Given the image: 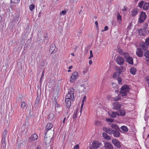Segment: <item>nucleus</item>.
I'll list each match as a JSON object with an SVG mask.
<instances>
[{
  "instance_id": "f257e3e1",
  "label": "nucleus",
  "mask_w": 149,
  "mask_h": 149,
  "mask_svg": "<svg viewBox=\"0 0 149 149\" xmlns=\"http://www.w3.org/2000/svg\"><path fill=\"white\" fill-rule=\"evenodd\" d=\"M129 89L130 88L129 86L128 85H125L122 86L120 88V94L121 95V96L123 97L126 96L127 94L129 92Z\"/></svg>"
},
{
  "instance_id": "f03ea898",
  "label": "nucleus",
  "mask_w": 149,
  "mask_h": 149,
  "mask_svg": "<svg viewBox=\"0 0 149 149\" xmlns=\"http://www.w3.org/2000/svg\"><path fill=\"white\" fill-rule=\"evenodd\" d=\"M74 90L73 88H70L68 89V94L66 95V97H68V98L69 97L71 98L72 100H74Z\"/></svg>"
},
{
  "instance_id": "7ed1b4c3",
  "label": "nucleus",
  "mask_w": 149,
  "mask_h": 149,
  "mask_svg": "<svg viewBox=\"0 0 149 149\" xmlns=\"http://www.w3.org/2000/svg\"><path fill=\"white\" fill-rule=\"evenodd\" d=\"M124 70V68L123 66H120L117 68L116 71L114 72L113 77L116 78L117 76H119Z\"/></svg>"
},
{
  "instance_id": "20e7f679",
  "label": "nucleus",
  "mask_w": 149,
  "mask_h": 149,
  "mask_svg": "<svg viewBox=\"0 0 149 149\" xmlns=\"http://www.w3.org/2000/svg\"><path fill=\"white\" fill-rule=\"evenodd\" d=\"M78 74L77 72H73L71 76L70 81L71 82H74L78 78Z\"/></svg>"
},
{
  "instance_id": "39448f33",
  "label": "nucleus",
  "mask_w": 149,
  "mask_h": 149,
  "mask_svg": "<svg viewBox=\"0 0 149 149\" xmlns=\"http://www.w3.org/2000/svg\"><path fill=\"white\" fill-rule=\"evenodd\" d=\"M116 62L118 64L120 65H123L125 62V60L123 58L120 56H118L116 58Z\"/></svg>"
},
{
  "instance_id": "423d86ee",
  "label": "nucleus",
  "mask_w": 149,
  "mask_h": 149,
  "mask_svg": "<svg viewBox=\"0 0 149 149\" xmlns=\"http://www.w3.org/2000/svg\"><path fill=\"white\" fill-rule=\"evenodd\" d=\"M55 105V111L56 112V113L58 114L61 112L62 110V107L56 102Z\"/></svg>"
},
{
  "instance_id": "0eeeda50",
  "label": "nucleus",
  "mask_w": 149,
  "mask_h": 149,
  "mask_svg": "<svg viewBox=\"0 0 149 149\" xmlns=\"http://www.w3.org/2000/svg\"><path fill=\"white\" fill-rule=\"evenodd\" d=\"M146 17V16L145 12H142L140 16V17L139 18L140 23H141L145 20Z\"/></svg>"
},
{
  "instance_id": "6e6552de",
  "label": "nucleus",
  "mask_w": 149,
  "mask_h": 149,
  "mask_svg": "<svg viewBox=\"0 0 149 149\" xmlns=\"http://www.w3.org/2000/svg\"><path fill=\"white\" fill-rule=\"evenodd\" d=\"M121 105L118 102L114 103L113 104V109L116 110L119 109L121 107Z\"/></svg>"
},
{
  "instance_id": "1a4fd4ad",
  "label": "nucleus",
  "mask_w": 149,
  "mask_h": 149,
  "mask_svg": "<svg viewBox=\"0 0 149 149\" xmlns=\"http://www.w3.org/2000/svg\"><path fill=\"white\" fill-rule=\"evenodd\" d=\"M71 98L66 97V96L65 97V102L66 103V106L68 108H69L71 104Z\"/></svg>"
},
{
  "instance_id": "9d476101",
  "label": "nucleus",
  "mask_w": 149,
  "mask_h": 149,
  "mask_svg": "<svg viewBox=\"0 0 149 149\" xmlns=\"http://www.w3.org/2000/svg\"><path fill=\"white\" fill-rule=\"evenodd\" d=\"M112 142L116 147L118 148H120L121 147L120 142L116 139H115L112 140Z\"/></svg>"
},
{
  "instance_id": "9b49d317",
  "label": "nucleus",
  "mask_w": 149,
  "mask_h": 149,
  "mask_svg": "<svg viewBox=\"0 0 149 149\" xmlns=\"http://www.w3.org/2000/svg\"><path fill=\"white\" fill-rule=\"evenodd\" d=\"M112 134L113 136L114 137L116 138H118L120 137V130H116L114 131L113 130H112Z\"/></svg>"
},
{
  "instance_id": "f8f14e48",
  "label": "nucleus",
  "mask_w": 149,
  "mask_h": 149,
  "mask_svg": "<svg viewBox=\"0 0 149 149\" xmlns=\"http://www.w3.org/2000/svg\"><path fill=\"white\" fill-rule=\"evenodd\" d=\"M49 52H50L51 53H54L56 52L57 51V49L54 44L52 45L50 47Z\"/></svg>"
},
{
  "instance_id": "ddd939ff",
  "label": "nucleus",
  "mask_w": 149,
  "mask_h": 149,
  "mask_svg": "<svg viewBox=\"0 0 149 149\" xmlns=\"http://www.w3.org/2000/svg\"><path fill=\"white\" fill-rule=\"evenodd\" d=\"M136 53L137 55L140 57H143V51L140 48H137V49Z\"/></svg>"
},
{
  "instance_id": "4468645a",
  "label": "nucleus",
  "mask_w": 149,
  "mask_h": 149,
  "mask_svg": "<svg viewBox=\"0 0 149 149\" xmlns=\"http://www.w3.org/2000/svg\"><path fill=\"white\" fill-rule=\"evenodd\" d=\"M104 148L105 149H113L112 145L110 143L106 142L104 143Z\"/></svg>"
},
{
  "instance_id": "2eb2a0df",
  "label": "nucleus",
  "mask_w": 149,
  "mask_h": 149,
  "mask_svg": "<svg viewBox=\"0 0 149 149\" xmlns=\"http://www.w3.org/2000/svg\"><path fill=\"white\" fill-rule=\"evenodd\" d=\"M38 138L37 135L36 134H32L29 138V142L36 140Z\"/></svg>"
},
{
  "instance_id": "dca6fc26",
  "label": "nucleus",
  "mask_w": 149,
  "mask_h": 149,
  "mask_svg": "<svg viewBox=\"0 0 149 149\" xmlns=\"http://www.w3.org/2000/svg\"><path fill=\"white\" fill-rule=\"evenodd\" d=\"M101 145L100 143L97 141H93L92 143V147L93 148H97Z\"/></svg>"
},
{
  "instance_id": "f3484780",
  "label": "nucleus",
  "mask_w": 149,
  "mask_h": 149,
  "mask_svg": "<svg viewBox=\"0 0 149 149\" xmlns=\"http://www.w3.org/2000/svg\"><path fill=\"white\" fill-rule=\"evenodd\" d=\"M109 115L111 117L113 118H115L117 116H118V114L117 112L114 111H110L108 112Z\"/></svg>"
},
{
  "instance_id": "a211bd4d",
  "label": "nucleus",
  "mask_w": 149,
  "mask_h": 149,
  "mask_svg": "<svg viewBox=\"0 0 149 149\" xmlns=\"http://www.w3.org/2000/svg\"><path fill=\"white\" fill-rule=\"evenodd\" d=\"M140 46L142 49L144 50H147L148 47V45L147 44L144 42H142L140 44Z\"/></svg>"
},
{
  "instance_id": "6ab92c4d",
  "label": "nucleus",
  "mask_w": 149,
  "mask_h": 149,
  "mask_svg": "<svg viewBox=\"0 0 149 149\" xmlns=\"http://www.w3.org/2000/svg\"><path fill=\"white\" fill-rule=\"evenodd\" d=\"M103 130L105 132L107 133H108L109 134H112V130H111L110 128L108 127H104L103 128Z\"/></svg>"
},
{
  "instance_id": "aec40b11",
  "label": "nucleus",
  "mask_w": 149,
  "mask_h": 149,
  "mask_svg": "<svg viewBox=\"0 0 149 149\" xmlns=\"http://www.w3.org/2000/svg\"><path fill=\"white\" fill-rule=\"evenodd\" d=\"M111 127L113 129V130L114 131L120 130V132H122L118 127V125L116 124H112L111 125Z\"/></svg>"
},
{
  "instance_id": "412c9836",
  "label": "nucleus",
  "mask_w": 149,
  "mask_h": 149,
  "mask_svg": "<svg viewBox=\"0 0 149 149\" xmlns=\"http://www.w3.org/2000/svg\"><path fill=\"white\" fill-rule=\"evenodd\" d=\"M47 119L50 121H54V115L53 113H49Z\"/></svg>"
},
{
  "instance_id": "4be33fe9",
  "label": "nucleus",
  "mask_w": 149,
  "mask_h": 149,
  "mask_svg": "<svg viewBox=\"0 0 149 149\" xmlns=\"http://www.w3.org/2000/svg\"><path fill=\"white\" fill-rule=\"evenodd\" d=\"M125 60L127 62H128L130 64H133V59L130 56L128 57Z\"/></svg>"
},
{
  "instance_id": "5701e85b",
  "label": "nucleus",
  "mask_w": 149,
  "mask_h": 149,
  "mask_svg": "<svg viewBox=\"0 0 149 149\" xmlns=\"http://www.w3.org/2000/svg\"><path fill=\"white\" fill-rule=\"evenodd\" d=\"M118 116H124L125 114V113L124 110L123 109L120 110L119 111L117 112Z\"/></svg>"
},
{
  "instance_id": "b1692460",
  "label": "nucleus",
  "mask_w": 149,
  "mask_h": 149,
  "mask_svg": "<svg viewBox=\"0 0 149 149\" xmlns=\"http://www.w3.org/2000/svg\"><path fill=\"white\" fill-rule=\"evenodd\" d=\"M139 10L135 8L133 9L132 12V17L135 16L138 13Z\"/></svg>"
},
{
  "instance_id": "393cba45",
  "label": "nucleus",
  "mask_w": 149,
  "mask_h": 149,
  "mask_svg": "<svg viewBox=\"0 0 149 149\" xmlns=\"http://www.w3.org/2000/svg\"><path fill=\"white\" fill-rule=\"evenodd\" d=\"M52 138L49 137H45L44 140L45 141L46 143L48 144L50 143L51 141Z\"/></svg>"
},
{
  "instance_id": "a878e982",
  "label": "nucleus",
  "mask_w": 149,
  "mask_h": 149,
  "mask_svg": "<svg viewBox=\"0 0 149 149\" xmlns=\"http://www.w3.org/2000/svg\"><path fill=\"white\" fill-rule=\"evenodd\" d=\"M143 8L146 10H148L149 8V3L145 2L143 6Z\"/></svg>"
},
{
  "instance_id": "bb28decb",
  "label": "nucleus",
  "mask_w": 149,
  "mask_h": 149,
  "mask_svg": "<svg viewBox=\"0 0 149 149\" xmlns=\"http://www.w3.org/2000/svg\"><path fill=\"white\" fill-rule=\"evenodd\" d=\"M102 135L103 137L105 139L109 140L111 139V137L109 136L106 133L104 132L102 133Z\"/></svg>"
},
{
  "instance_id": "cd10ccee",
  "label": "nucleus",
  "mask_w": 149,
  "mask_h": 149,
  "mask_svg": "<svg viewBox=\"0 0 149 149\" xmlns=\"http://www.w3.org/2000/svg\"><path fill=\"white\" fill-rule=\"evenodd\" d=\"M40 100V98L38 96L35 100L34 104V107H37L38 104L39 103Z\"/></svg>"
},
{
  "instance_id": "c85d7f7f",
  "label": "nucleus",
  "mask_w": 149,
  "mask_h": 149,
  "mask_svg": "<svg viewBox=\"0 0 149 149\" xmlns=\"http://www.w3.org/2000/svg\"><path fill=\"white\" fill-rule=\"evenodd\" d=\"M117 19L118 20V22L120 24L122 21V17L120 15L119 13L118 12L117 13Z\"/></svg>"
},
{
  "instance_id": "c756f323",
  "label": "nucleus",
  "mask_w": 149,
  "mask_h": 149,
  "mask_svg": "<svg viewBox=\"0 0 149 149\" xmlns=\"http://www.w3.org/2000/svg\"><path fill=\"white\" fill-rule=\"evenodd\" d=\"M144 56L147 58H149V51L147 50L143 51Z\"/></svg>"
},
{
  "instance_id": "7c9ffc66",
  "label": "nucleus",
  "mask_w": 149,
  "mask_h": 149,
  "mask_svg": "<svg viewBox=\"0 0 149 149\" xmlns=\"http://www.w3.org/2000/svg\"><path fill=\"white\" fill-rule=\"evenodd\" d=\"M121 129L125 132H126L128 131V129L126 126H122L120 127Z\"/></svg>"
},
{
  "instance_id": "2f4dec72",
  "label": "nucleus",
  "mask_w": 149,
  "mask_h": 149,
  "mask_svg": "<svg viewBox=\"0 0 149 149\" xmlns=\"http://www.w3.org/2000/svg\"><path fill=\"white\" fill-rule=\"evenodd\" d=\"M52 124L50 123H48L46 127V130L47 131L49 130L52 128Z\"/></svg>"
},
{
  "instance_id": "473e14b6",
  "label": "nucleus",
  "mask_w": 149,
  "mask_h": 149,
  "mask_svg": "<svg viewBox=\"0 0 149 149\" xmlns=\"http://www.w3.org/2000/svg\"><path fill=\"white\" fill-rule=\"evenodd\" d=\"M136 69L134 67H132L130 69V73L133 75H134L136 74Z\"/></svg>"
},
{
  "instance_id": "72a5a7b5",
  "label": "nucleus",
  "mask_w": 149,
  "mask_h": 149,
  "mask_svg": "<svg viewBox=\"0 0 149 149\" xmlns=\"http://www.w3.org/2000/svg\"><path fill=\"white\" fill-rule=\"evenodd\" d=\"M7 132L6 130H5L3 133V138H4V139H6V138Z\"/></svg>"
},
{
  "instance_id": "f704fd0d",
  "label": "nucleus",
  "mask_w": 149,
  "mask_h": 149,
  "mask_svg": "<svg viewBox=\"0 0 149 149\" xmlns=\"http://www.w3.org/2000/svg\"><path fill=\"white\" fill-rule=\"evenodd\" d=\"M120 96L118 95L115 97L113 98V100L115 101H118L120 100Z\"/></svg>"
},
{
  "instance_id": "c9c22d12",
  "label": "nucleus",
  "mask_w": 149,
  "mask_h": 149,
  "mask_svg": "<svg viewBox=\"0 0 149 149\" xmlns=\"http://www.w3.org/2000/svg\"><path fill=\"white\" fill-rule=\"evenodd\" d=\"M144 3L145 1H141L139 2L138 4V6H139V7L141 8L143 6Z\"/></svg>"
},
{
  "instance_id": "e433bc0d",
  "label": "nucleus",
  "mask_w": 149,
  "mask_h": 149,
  "mask_svg": "<svg viewBox=\"0 0 149 149\" xmlns=\"http://www.w3.org/2000/svg\"><path fill=\"white\" fill-rule=\"evenodd\" d=\"M117 80L118 82V84H119L120 85L122 84V80L120 78L118 77H117Z\"/></svg>"
},
{
  "instance_id": "4c0bfd02",
  "label": "nucleus",
  "mask_w": 149,
  "mask_h": 149,
  "mask_svg": "<svg viewBox=\"0 0 149 149\" xmlns=\"http://www.w3.org/2000/svg\"><path fill=\"white\" fill-rule=\"evenodd\" d=\"M30 10L32 11L33 9L35 8V5L33 4H31L29 6Z\"/></svg>"
},
{
  "instance_id": "58836bf2",
  "label": "nucleus",
  "mask_w": 149,
  "mask_h": 149,
  "mask_svg": "<svg viewBox=\"0 0 149 149\" xmlns=\"http://www.w3.org/2000/svg\"><path fill=\"white\" fill-rule=\"evenodd\" d=\"M123 55L124 56V57L125 58V59H126L128 57H130L129 56L128 53H127L125 52Z\"/></svg>"
},
{
  "instance_id": "ea45409f",
  "label": "nucleus",
  "mask_w": 149,
  "mask_h": 149,
  "mask_svg": "<svg viewBox=\"0 0 149 149\" xmlns=\"http://www.w3.org/2000/svg\"><path fill=\"white\" fill-rule=\"evenodd\" d=\"M20 0H10L11 3H19Z\"/></svg>"
},
{
  "instance_id": "a19ab883",
  "label": "nucleus",
  "mask_w": 149,
  "mask_h": 149,
  "mask_svg": "<svg viewBox=\"0 0 149 149\" xmlns=\"http://www.w3.org/2000/svg\"><path fill=\"white\" fill-rule=\"evenodd\" d=\"M118 51L119 53L121 55H123V54L125 53L123 52V50L120 49H118Z\"/></svg>"
},
{
  "instance_id": "79ce46f5",
  "label": "nucleus",
  "mask_w": 149,
  "mask_h": 149,
  "mask_svg": "<svg viewBox=\"0 0 149 149\" xmlns=\"http://www.w3.org/2000/svg\"><path fill=\"white\" fill-rule=\"evenodd\" d=\"M66 11L65 10H62L60 13V15H61L62 14L65 15L66 14Z\"/></svg>"
},
{
  "instance_id": "37998d69",
  "label": "nucleus",
  "mask_w": 149,
  "mask_h": 149,
  "mask_svg": "<svg viewBox=\"0 0 149 149\" xmlns=\"http://www.w3.org/2000/svg\"><path fill=\"white\" fill-rule=\"evenodd\" d=\"M18 146L20 148L21 147H22L24 146V144L22 142H20L19 143H18Z\"/></svg>"
},
{
  "instance_id": "c03bdc74",
  "label": "nucleus",
  "mask_w": 149,
  "mask_h": 149,
  "mask_svg": "<svg viewBox=\"0 0 149 149\" xmlns=\"http://www.w3.org/2000/svg\"><path fill=\"white\" fill-rule=\"evenodd\" d=\"M82 32V31L81 30H79V31L78 32L77 36L78 37L80 36H81Z\"/></svg>"
},
{
  "instance_id": "a18cd8bd",
  "label": "nucleus",
  "mask_w": 149,
  "mask_h": 149,
  "mask_svg": "<svg viewBox=\"0 0 149 149\" xmlns=\"http://www.w3.org/2000/svg\"><path fill=\"white\" fill-rule=\"evenodd\" d=\"M106 120L111 122H112L113 121L114 119L111 118H107Z\"/></svg>"
},
{
  "instance_id": "49530a36",
  "label": "nucleus",
  "mask_w": 149,
  "mask_h": 149,
  "mask_svg": "<svg viewBox=\"0 0 149 149\" xmlns=\"http://www.w3.org/2000/svg\"><path fill=\"white\" fill-rule=\"evenodd\" d=\"M26 104L24 101L22 102L21 107L23 108H24L26 107Z\"/></svg>"
},
{
  "instance_id": "de8ad7c7",
  "label": "nucleus",
  "mask_w": 149,
  "mask_h": 149,
  "mask_svg": "<svg viewBox=\"0 0 149 149\" xmlns=\"http://www.w3.org/2000/svg\"><path fill=\"white\" fill-rule=\"evenodd\" d=\"M77 112H74L73 115V118L74 119H76L77 117Z\"/></svg>"
},
{
  "instance_id": "09e8293b",
  "label": "nucleus",
  "mask_w": 149,
  "mask_h": 149,
  "mask_svg": "<svg viewBox=\"0 0 149 149\" xmlns=\"http://www.w3.org/2000/svg\"><path fill=\"white\" fill-rule=\"evenodd\" d=\"M93 56V55L92 53V51L91 50L90 51V56L89 58V59L91 58Z\"/></svg>"
},
{
  "instance_id": "8fccbe9b",
  "label": "nucleus",
  "mask_w": 149,
  "mask_h": 149,
  "mask_svg": "<svg viewBox=\"0 0 149 149\" xmlns=\"http://www.w3.org/2000/svg\"><path fill=\"white\" fill-rule=\"evenodd\" d=\"M145 42L147 45L149 46V38H147Z\"/></svg>"
},
{
  "instance_id": "3c124183",
  "label": "nucleus",
  "mask_w": 149,
  "mask_h": 149,
  "mask_svg": "<svg viewBox=\"0 0 149 149\" xmlns=\"http://www.w3.org/2000/svg\"><path fill=\"white\" fill-rule=\"evenodd\" d=\"M2 144L3 145L5 144L6 145V139H4V138H3L2 139Z\"/></svg>"
},
{
  "instance_id": "603ef678",
  "label": "nucleus",
  "mask_w": 149,
  "mask_h": 149,
  "mask_svg": "<svg viewBox=\"0 0 149 149\" xmlns=\"http://www.w3.org/2000/svg\"><path fill=\"white\" fill-rule=\"evenodd\" d=\"M44 71H43L42 72V75H41V76L40 79V81L42 79L43 76H44Z\"/></svg>"
},
{
  "instance_id": "864d4df0",
  "label": "nucleus",
  "mask_w": 149,
  "mask_h": 149,
  "mask_svg": "<svg viewBox=\"0 0 149 149\" xmlns=\"http://www.w3.org/2000/svg\"><path fill=\"white\" fill-rule=\"evenodd\" d=\"M127 10V8L125 6H124L123 8V9H122V11H126Z\"/></svg>"
},
{
  "instance_id": "5fc2aeb1",
  "label": "nucleus",
  "mask_w": 149,
  "mask_h": 149,
  "mask_svg": "<svg viewBox=\"0 0 149 149\" xmlns=\"http://www.w3.org/2000/svg\"><path fill=\"white\" fill-rule=\"evenodd\" d=\"M74 149H79V146L78 144L77 145L74 147Z\"/></svg>"
},
{
  "instance_id": "6e6d98bb",
  "label": "nucleus",
  "mask_w": 149,
  "mask_h": 149,
  "mask_svg": "<svg viewBox=\"0 0 149 149\" xmlns=\"http://www.w3.org/2000/svg\"><path fill=\"white\" fill-rule=\"evenodd\" d=\"M108 27L107 26H105L104 27V30H102V31H106L108 30Z\"/></svg>"
},
{
  "instance_id": "4d7b16f0",
  "label": "nucleus",
  "mask_w": 149,
  "mask_h": 149,
  "mask_svg": "<svg viewBox=\"0 0 149 149\" xmlns=\"http://www.w3.org/2000/svg\"><path fill=\"white\" fill-rule=\"evenodd\" d=\"M95 25L96 27H97V29H98V22H97V21H96L95 22Z\"/></svg>"
},
{
  "instance_id": "13d9d810",
  "label": "nucleus",
  "mask_w": 149,
  "mask_h": 149,
  "mask_svg": "<svg viewBox=\"0 0 149 149\" xmlns=\"http://www.w3.org/2000/svg\"><path fill=\"white\" fill-rule=\"evenodd\" d=\"M86 98V96H85L83 98V99L82 101V102L83 103H84V101H85Z\"/></svg>"
},
{
  "instance_id": "bf43d9fd",
  "label": "nucleus",
  "mask_w": 149,
  "mask_h": 149,
  "mask_svg": "<svg viewBox=\"0 0 149 149\" xmlns=\"http://www.w3.org/2000/svg\"><path fill=\"white\" fill-rule=\"evenodd\" d=\"M78 0H73V1L72 2L75 3L76 4L78 1Z\"/></svg>"
},
{
  "instance_id": "052dcab7",
  "label": "nucleus",
  "mask_w": 149,
  "mask_h": 149,
  "mask_svg": "<svg viewBox=\"0 0 149 149\" xmlns=\"http://www.w3.org/2000/svg\"><path fill=\"white\" fill-rule=\"evenodd\" d=\"M100 124V121H96L95 124L96 125H99Z\"/></svg>"
},
{
  "instance_id": "680f3d73",
  "label": "nucleus",
  "mask_w": 149,
  "mask_h": 149,
  "mask_svg": "<svg viewBox=\"0 0 149 149\" xmlns=\"http://www.w3.org/2000/svg\"><path fill=\"white\" fill-rule=\"evenodd\" d=\"M142 30L141 29L140 30H139V33L140 35L142 34Z\"/></svg>"
},
{
  "instance_id": "e2e57ef3",
  "label": "nucleus",
  "mask_w": 149,
  "mask_h": 149,
  "mask_svg": "<svg viewBox=\"0 0 149 149\" xmlns=\"http://www.w3.org/2000/svg\"><path fill=\"white\" fill-rule=\"evenodd\" d=\"M146 82L148 84V86L149 87V79H147Z\"/></svg>"
},
{
  "instance_id": "0e129e2a",
  "label": "nucleus",
  "mask_w": 149,
  "mask_h": 149,
  "mask_svg": "<svg viewBox=\"0 0 149 149\" xmlns=\"http://www.w3.org/2000/svg\"><path fill=\"white\" fill-rule=\"evenodd\" d=\"M89 64L90 65H91L92 63V60H91L89 61Z\"/></svg>"
},
{
  "instance_id": "69168bd1",
  "label": "nucleus",
  "mask_w": 149,
  "mask_h": 149,
  "mask_svg": "<svg viewBox=\"0 0 149 149\" xmlns=\"http://www.w3.org/2000/svg\"><path fill=\"white\" fill-rule=\"evenodd\" d=\"M41 13H42V12L41 11H40L39 13V14H38V17H40V15L41 14Z\"/></svg>"
},
{
  "instance_id": "338daca9",
  "label": "nucleus",
  "mask_w": 149,
  "mask_h": 149,
  "mask_svg": "<svg viewBox=\"0 0 149 149\" xmlns=\"http://www.w3.org/2000/svg\"><path fill=\"white\" fill-rule=\"evenodd\" d=\"M65 119H66V118H65L64 119H63V123H64H64H65Z\"/></svg>"
},
{
  "instance_id": "774afa93",
  "label": "nucleus",
  "mask_w": 149,
  "mask_h": 149,
  "mask_svg": "<svg viewBox=\"0 0 149 149\" xmlns=\"http://www.w3.org/2000/svg\"><path fill=\"white\" fill-rule=\"evenodd\" d=\"M72 68V66H70L69 67V69H71Z\"/></svg>"
}]
</instances>
